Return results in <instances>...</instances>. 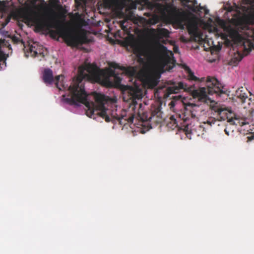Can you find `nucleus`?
I'll use <instances>...</instances> for the list:
<instances>
[{
	"mask_svg": "<svg viewBox=\"0 0 254 254\" xmlns=\"http://www.w3.org/2000/svg\"><path fill=\"white\" fill-rule=\"evenodd\" d=\"M186 70L188 71V78H189V80H193V81H198L199 80V78H197V77H196L194 75L193 72H192V71L190 70V69L189 67H187L186 68Z\"/></svg>",
	"mask_w": 254,
	"mask_h": 254,
	"instance_id": "nucleus-22",
	"label": "nucleus"
},
{
	"mask_svg": "<svg viewBox=\"0 0 254 254\" xmlns=\"http://www.w3.org/2000/svg\"><path fill=\"white\" fill-rule=\"evenodd\" d=\"M16 20V5L13 0H0V34L8 36V39H0V70L6 66L7 51L11 50L9 41L16 43V36L12 37L8 35V32L3 30L10 19Z\"/></svg>",
	"mask_w": 254,
	"mask_h": 254,
	"instance_id": "nucleus-3",
	"label": "nucleus"
},
{
	"mask_svg": "<svg viewBox=\"0 0 254 254\" xmlns=\"http://www.w3.org/2000/svg\"><path fill=\"white\" fill-rule=\"evenodd\" d=\"M64 78L62 75L57 76L55 77V84L60 90H67L69 92L68 97L64 98L65 101L71 105H78L79 103L83 104L88 109V114L96 112L93 109V103L88 100V95L85 90L82 81L85 79L91 82H99L101 72L98 67L90 64L80 66L77 76L73 79L69 86L64 82Z\"/></svg>",
	"mask_w": 254,
	"mask_h": 254,
	"instance_id": "nucleus-2",
	"label": "nucleus"
},
{
	"mask_svg": "<svg viewBox=\"0 0 254 254\" xmlns=\"http://www.w3.org/2000/svg\"><path fill=\"white\" fill-rule=\"evenodd\" d=\"M17 45L24 51L26 57H28L29 55L31 57L41 56L42 58L44 57L43 52V47L39 45L36 43L33 42L30 44L28 42L27 44H26L22 40L17 37Z\"/></svg>",
	"mask_w": 254,
	"mask_h": 254,
	"instance_id": "nucleus-9",
	"label": "nucleus"
},
{
	"mask_svg": "<svg viewBox=\"0 0 254 254\" xmlns=\"http://www.w3.org/2000/svg\"><path fill=\"white\" fill-rule=\"evenodd\" d=\"M167 48L163 45H160L158 47L153 49L150 52L151 57L154 59H160L164 55L166 54Z\"/></svg>",
	"mask_w": 254,
	"mask_h": 254,
	"instance_id": "nucleus-12",
	"label": "nucleus"
},
{
	"mask_svg": "<svg viewBox=\"0 0 254 254\" xmlns=\"http://www.w3.org/2000/svg\"><path fill=\"white\" fill-rule=\"evenodd\" d=\"M201 81H205V78L203 77V78H202L200 80Z\"/></svg>",
	"mask_w": 254,
	"mask_h": 254,
	"instance_id": "nucleus-28",
	"label": "nucleus"
},
{
	"mask_svg": "<svg viewBox=\"0 0 254 254\" xmlns=\"http://www.w3.org/2000/svg\"><path fill=\"white\" fill-rule=\"evenodd\" d=\"M107 1H108L109 3H113L114 2H115L116 1H117V0H106Z\"/></svg>",
	"mask_w": 254,
	"mask_h": 254,
	"instance_id": "nucleus-27",
	"label": "nucleus"
},
{
	"mask_svg": "<svg viewBox=\"0 0 254 254\" xmlns=\"http://www.w3.org/2000/svg\"><path fill=\"white\" fill-rule=\"evenodd\" d=\"M248 3L250 4L254 10V0H248Z\"/></svg>",
	"mask_w": 254,
	"mask_h": 254,
	"instance_id": "nucleus-25",
	"label": "nucleus"
},
{
	"mask_svg": "<svg viewBox=\"0 0 254 254\" xmlns=\"http://www.w3.org/2000/svg\"><path fill=\"white\" fill-rule=\"evenodd\" d=\"M143 82L148 88H153L157 85L158 80L154 74L149 73L144 75Z\"/></svg>",
	"mask_w": 254,
	"mask_h": 254,
	"instance_id": "nucleus-13",
	"label": "nucleus"
},
{
	"mask_svg": "<svg viewBox=\"0 0 254 254\" xmlns=\"http://www.w3.org/2000/svg\"><path fill=\"white\" fill-rule=\"evenodd\" d=\"M75 14H76V15H77V16H78V15H79L78 13H75Z\"/></svg>",
	"mask_w": 254,
	"mask_h": 254,
	"instance_id": "nucleus-30",
	"label": "nucleus"
},
{
	"mask_svg": "<svg viewBox=\"0 0 254 254\" xmlns=\"http://www.w3.org/2000/svg\"><path fill=\"white\" fill-rule=\"evenodd\" d=\"M122 77L116 73L114 70H111L109 72V75L105 78L104 82L108 87L118 86L122 81Z\"/></svg>",
	"mask_w": 254,
	"mask_h": 254,
	"instance_id": "nucleus-10",
	"label": "nucleus"
},
{
	"mask_svg": "<svg viewBox=\"0 0 254 254\" xmlns=\"http://www.w3.org/2000/svg\"><path fill=\"white\" fill-rule=\"evenodd\" d=\"M126 90L131 98L139 99L141 97V89L137 86H127L126 87Z\"/></svg>",
	"mask_w": 254,
	"mask_h": 254,
	"instance_id": "nucleus-14",
	"label": "nucleus"
},
{
	"mask_svg": "<svg viewBox=\"0 0 254 254\" xmlns=\"http://www.w3.org/2000/svg\"><path fill=\"white\" fill-rule=\"evenodd\" d=\"M170 32L165 28H157L156 30V37L159 38H168L169 37Z\"/></svg>",
	"mask_w": 254,
	"mask_h": 254,
	"instance_id": "nucleus-19",
	"label": "nucleus"
},
{
	"mask_svg": "<svg viewBox=\"0 0 254 254\" xmlns=\"http://www.w3.org/2000/svg\"><path fill=\"white\" fill-rule=\"evenodd\" d=\"M126 23L125 20H122L120 22V26L123 30V32L120 30L118 31L116 33V36L124 40V44L126 46H130L133 50L134 53L138 57L145 56L146 54L145 49L139 43H137L134 39L132 34L130 33L127 26L125 25Z\"/></svg>",
	"mask_w": 254,
	"mask_h": 254,
	"instance_id": "nucleus-6",
	"label": "nucleus"
},
{
	"mask_svg": "<svg viewBox=\"0 0 254 254\" xmlns=\"http://www.w3.org/2000/svg\"><path fill=\"white\" fill-rule=\"evenodd\" d=\"M17 0L21 6H17V18L21 16L29 25L35 26L38 31L48 30L51 34H57L63 37L67 45L76 47L83 43V39L68 32L63 23L58 19L52 17L46 19L41 16V2L46 6L44 0ZM18 21L17 19V24Z\"/></svg>",
	"mask_w": 254,
	"mask_h": 254,
	"instance_id": "nucleus-1",
	"label": "nucleus"
},
{
	"mask_svg": "<svg viewBox=\"0 0 254 254\" xmlns=\"http://www.w3.org/2000/svg\"><path fill=\"white\" fill-rule=\"evenodd\" d=\"M49 1L53 7H56L57 6L59 9L63 13L64 15L66 14L67 12L66 10L64 8L62 5L59 4L60 2L59 0H49ZM64 17H65V15H64Z\"/></svg>",
	"mask_w": 254,
	"mask_h": 254,
	"instance_id": "nucleus-21",
	"label": "nucleus"
},
{
	"mask_svg": "<svg viewBox=\"0 0 254 254\" xmlns=\"http://www.w3.org/2000/svg\"><path fill=\"white\" fill-rule=\"evenodd\" d=\"M185 17L184 16H179L177 17L176 18V22L178 24V25L182 27V28H184V21H185Z\"/></svg>",
	"mask_w": 254,
	"mask_h": 254,
	"instance_id": "nucleus-23",
	"label": "nucleus"
},
{
	"mask_svg": "<svg viewBox=\"0 0 254 254\" xmlns=\"http://www.w3.org/2000/svg\"><path fill=\"white\" fill-rule=\"evenodd\" d=\"M191 87L188 86L186 83L183 82H179L178 83L173 82L172 86L167 88V92L168 94L177 93L181 90L185 91H190Z\"/></svg>",
	"mask_w": 254,
	"mask_h": 254,
	"instance_id": "nucleus-11",
	"label": "nucleus"
},
{
	"mask_svg": "<svg viewBox=\"0 0 254 254\" xmlns=\"http://www.w3.org/2000/svg\"><path fill=\"white\" fill-rule=\"evenodd\" d=\"M94 97L95 102H91L94 104L93 109L96 110V112L88 114V109L86 108V113L87 116L94 118V116H98L105 119L106 122H110L113 120L114 122H119L120 125L124 126L133 123L134 115L128 113L127 110H122L119 112L116 108L111 111L106 109L105 104L107 102V99L104 94L95 93Z\"/></svg>",
	"mask_w": 254,
	"mask_h": 254,
	"instance_id": "nucleus-4",
	"label": "nucleus"
},
{
	"mask_svg": "<svg viewBox=\"0 0 254 254\" xmlns=\"http://www.w3.org/2000/svg\"><path fill=\"white\" fill-rule=\"evenodd\" d=\"M205 81L206 88L200 87L192 91L191 95L193 98L197 99L199 101L205 102L208 98L207 94L220 95L225 93L223 85L215 77L207 76Z\"/></svg>",
	"mask_w": 254,
	"mask_h": 254,
	"instance_id": "nucleus-5",
	"label": "nucleus"
},
{
	"mask_svg": "<svg viewBox=\"0 0 254 254\" xmlns=\"http://www.w3.org/2000/svg\"><path fill=\"white\" fill-rule=\"evenodd\" d=\"M198 108H199V107L194 105L191 107V109L189 110L186 109L185 110L181 113L176 114L177 117L178 118L180 121H183V123H180L182 125L181 129L184 130L188 137H189V135L191 134V129L189 124L186 123L188 121L190 118H197L196 109Z\"/></svg>",
	"mask_w": 254,
	"mask_h": 254,
	"instance_id": "nucleus-7",
	"label": "nucleus"
},
{
	"mask_svg": "<svg viewBox=\"0 0 254 254\" xmlns=\"http://www.w3.org/2000/svg\"><path fill=\"white\" fill-rule=\"evenodd\" d=\"M182 3H189L187 5V7L189 9L192 11L193 12H196L197 11H200L203 9V7L201 6L200 5H197V2L196 0H180Z\"/></svg>",
	"mask_w": 254,
	"mask_h": 254,
	"instance_id": "nucleus-16",
	"label": "nucleus"
},
{
	"mask_svg": "<svg viewBox=\"0 0 254 254\" xmlns=\"http://www.w3.org/2000/svg\"><path fill=\"white\" fill-rule=\"evenodd\" d=\"M217 112L219 116L217 120L214 117H209L208 118L206 122H204L203 123V125H201L200 127L204 128V127H203V125H207L209 127H211L216 123L219 122V121H224L226 119L227 120V122L231 125H236L235 122V120H237V119L232 116V115L235 116V115L231 111L226 108H219L217 109Z\"/></svg>",
	"mask_w": 254,
	"mask_h": 254,
	"instance_id": "nucleus-8",
	"label": "nucleus"
},
{
	"mask_svg": "<svg viewBox=\"0 0 254 254\" xmlns=\"http://www.w3.org/2000/svg\"><path fill=\"white\" fill-rule=\"evenodd\" d=\"M243 88L241 89H238L236 91V95L238 98H239L242 103L247 102V100L248 101V104H250L251 99L248 98V95L247 93H246L243 89Z\"/></svg>",
	"mask_w": 254,
	"mask_h": 254,
	"instance_id": "nucleus-18",
	"label": "nucleus"
},
{
	"mask_svg": "<svg viewBox=\"0 0 254 254\" xmlns=\"http://www.w3.org/2000/svg\"><path fill=\"white\" fill-rule=\"evenodd\" d=\"M208 12V10L206 9V10H205V13L206 14H207V12Z\"/></svg>",
	"mask_w": 254,
	"mask_h": 254,
	"instance_id": "nucleus-29",
	"label": "nucleus"
},
{
	"mask_svg": "<svg viewBox=\"0 0 254 254\" xmlns=\"http://www.w3.org/2000/svg\"><path fill=\"white\" fill-rule=\"evenodd\" d=\"M176 118L174 116H172L170 118V121L167 124V126L169 127L172 128V129H174L175 128L179 126L178 122L181 121L177 117L176 115Z\"/></svg>",
	"mask_w": 254,
	"mask_h": 254,
	"instance_id": "nucleus-20",
	"label": "nucleus"
},
{
	"mask_svg": "<svg viewBox=\"0 0 254 254\" xmlns=\"http://www.w3.org/2000/svg\"><path fill=\"white\" fill-rule=\"evenodd\" d=\"M43 80L46 84H52L55 82V78H54L52 70L50 68L44 69L43 74Z\"/></svg>",
	"mask_w": 254,
	"mask_h": 254,
	"instance_id": "nucleus-15",
	"label": "nucleus"
},
{
	"mask_svg": "<svg viewBox=\"0 0 254 254\" xmlns=\"http://www.w3.org/2000/svg\"><path fill=\"white\" fill-rule=\"evenodd\" d=\"M110 66L114 69H121V70L125 71L126 73L129 76H133L135 74V70L132 67H121L118 64L115 63H111Z\"/></svg>",
	"mask_w": 254,
	"mask_h": 254,
	"instance_id": "nucleus-17",
	"label": "nucleus"
},
{
	"mask_svg": "<svg viewBox=\"0 0 254 254\" xmlns=\"http://www.w3.org/2000/svg\"><path fill=\"white\" fill-rule=\"evenodd\" d=\"M224 131H225V133H226L227 135H229V133L228 130H227V127L224 129Z\"/></svg>",
	"mask_w": 254,
	"mask_h": 254,
	"instance_id": "nucleus-26",
	"label": "nucleus"
},
{
	"mask_svg": "<svg viewBox=\"0 0 254 254\" xmlns=\"http://www.w3.org/2000/svg\"><path fill=\"white\" fill-rule=\"evenodd\" d=\"M75 2L77 6H83L85 3V0H75Z\"/></svg>",
	"mask_w": 254,
	"mask_h": 254,
	"instance_id": "nucleus-24",
	"label": "nucleus"
}]
</instances>
